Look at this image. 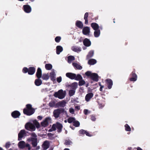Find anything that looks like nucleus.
Returning <instances> with one entry per match:
<instances>
[{"mask_svg":"<svg viewBox=\"0 0 150 150\" xmlns=\"http://www.w3.org/2000/svg\"><path fill=\"white\" fill-rule=\"evenodd\" d=\"M34 124L30 122L27 123L25 125V129L31 132L35 131L36 129V127L38 128V121L35 120L33 122Z\"/></svg>","mask_w":150,"mask_h":150,"instance_id":"obj_1","label":"nucleus"},{"mask_svg":"<svg viewBox=\"0 0 150 150\" xmlns=\"http://www.w3.org/2000/svg\"><path fill=\"white\" fill-rule=\"evenodd\" d=\"M35 112V109L33 108L30 104H27L26 107L23 109V113L27 115L30 116L33 114Z\"/></svg>","mask_w":150,"mask_h":150,"instance_id":"obj_2","label":"nucleus"},{"mask_svg":"<svg viewBox=\"0 0 150 150\" xmlns=\"http://www.w3.org/2000/svg\"><path fill=\"white\" fill-rule=\"evenodd\" d=\"M32 137H35L34 138L30 137L27 140L28 142H31V144L33 146H36L37 144V139L36 137L37 135L35 133L33 132L31 134Z\"/></svg>","mask_w":150,"mask_h":150,"instance_id":"obj_3","label":"nucleus"},{"mask_svg":"<svg viewBox=\"0 0 150 150\" xmlns=\"http://www.w3.org/2000/svg\"><path fill=\"white\" fill-rule=\"evenodd\" d=\"M62 124L59 123H57L55 124H54L52 128L49 129L48 130L49 132H51L55 130L56 128L57 129V132H60L62 131Z\"/></svg>","mask_w":150,"mask_h":150,"instance_id":"obj_4","label":"nucleus"},{"mask_svg":"<svg viewBox=\"0 0 150 150\" xmlns=\"http://www.w3.org/2000/svg\"><path fill=\"white\" fill-rule=\"evenodd\" d=\"M35 71V69L33 67H30L28 68L26 67H24L22 70L23 72L24 73L28 72L29 75L33 74Z\"/></svg>","mask_w":150,"mask_h":150,"instance_id":"obj_5","label":"nucleus"},{"mask_svg":"<svg viewBox=\"0 0 150 150\" xmlns=\"http://www.w3.org/2000/svg\"><path fill=\"white\" fill-rule=\"evenodd\" d=\"M85 75L87 76H90L91 78L93 81H97L98 80V76L96 73H92L90 71H87L85 73Z\"/></svg>","mask_w":150,"mask_h":150,"instance_id":"obj_6","label":"nucleus"},{"mask_svg":"<svg viewBox=\"0 0 150 150\" xmlns=\"http://www.w3.org/2000/svg\"><path fill=\"white\" fill-rule=\"evenodd\" d=\"M65 96V93L62 89L59 90L57 92H55L54 94V97L60 99H63L64 98Z\"/></svg>","mask_w":150,"mask_h":150,"instance_id":"obj_7","label":"nucleus"},{"mask_svg":"<svg viewBox=\"0 0 150 150\" xmlns=\"http://www.w3.org/2000/svg\"><path fill=\"white\" fill-rule=\"evenodd\" d=\"M64 112V109L62 108L55 110L53 112V116L55 118H57L59 117L60 114L63 113Z\"/></svg>","mask_w":150,"mask_h":150,"instance_id":"obj_8","label":"nucleus"},{"mask_svg":"<svg viewBox=\"0 0 150 150\" xmlns=\"http://www.w3.org/2000/svg\"><path fill=\"white\" fill-rule=\"evenodd\" d=\"M51 122V118L50 117H47L41 123V125L44 127L47 126Z\"/></svg>","mask_w":150,"mask_h":150,"instance_id":"obj_9","label":"nucleus"},{"mask_svg":"<svg viewBox=\"0 0 150 150\" xmlns=\"http://www.w3.org/2000/svg\"><path fill=\"white\" fill-rule=\"evenodd\" d=\"M27 132L25 129L21 130L18 134V140H21L24 137L26 136Z\"/></svg>","mask_w":150,"mask_h":150,"instance_id":"obj_10","label":"nucleus"},{"mask_svg":"<svg viewBox=\"0 0 150 150\" xmlns=\"http://www.w3.org/2000/svg\"><path fill=\"white\" fill-rule=\"evenodd\" d=\"M23 9L25 13H30L31 11V7L28 5H23Z\"/></svg>","mask_w":150,"mask_h":150,"instance_id":"obj_11","label":"nucleus"},{"mask_svg":"<svg viewBox=\"0 0 150 150\" xmlns=\"http://www.w3.org/2000/svg\"><path fill=\"white\" fill-rule=\"evenodd\" d=\"M11 115L13 118H16L19 117L21 115V113L18 111L16 110L12 112Z\"/></svg>","mask_w":150,"mask_h":150,"instance_id":"obj_12","label":"nucleus"},{"mask_svg":"<svg viewBox=\"0 0 150 150\" xmlns=\"http://www.w3.org/2000/svg\"><path fill=\"white\" fill-rule=\"evenodd\" d=\"M93 96V94L92 93H89L87 94L85 97V100L87 102L89 101Z\"/></svg>","mask_w":150,"mask_h":150,"instance_id":"obj_13","label":"nucleus"},{"mask_svg":"<svg viewBox=\"0 0 150 150\" xmlns=\"http://www.w3.org/2000/svg\"><path fill=\"white\" fill-rule=\"evenodd\" d=\"M67 103L64 100H62L58 102L57 104V105L58 107H64Z\"/></svg>","mask_w":150,"mask_h":150,"instance_id":"obj_14","label":"nucleus"},{"mask_svg":"<svg viewBox=\"0 0 150 150\" xmlns=\"http://www.w3.org/2000/svg\"><path fill=\"white\" fill-rule=\"evenodd\" d=\"M82 32L85 35H88L90 33L89 28L88 27H84L83 29Z\"/></svg>","mask_w":150,"mask_h":150,"instance_id":"obj_15","label":"nucleus"},{"mask_svg":"<svg viewBox=\"0 0 150 150\" xmlns=\"http://www.w3.org/2000/svg\"><path fill=\"white\" fill-rule=\"evenodd\" d=\"M38 86L40 85L42 83L41 80L39 79L41 76V70L40 68H38Z\"/></svg>","mask_w":150,"mask_h":150,"instance_id":"obj_16","label":"nucleus"},{"mask_svg":"<svg viewBox=\"0 0 150 150\" xmlns=\"http://www.w3.org/2000/svg\"><path fill=\"white\" fill-rule=\"evenodd\" d=\"M83 43L84 45L87 47H89L91 45V42L89 39L85 38L83 41Z\"/></svg>","mask_w":150,"mask_h":150,"instance_id":"obj_17","label":"nucleus"},{"mask_svg":"<svg viewBox=\"0 0 150 150\" xmlns=\"http://www.w3.org/2000/svg\"><path fill=\"white\" fill-rule=\"evenodd\" d=\"M81 47L76 46H73L71 47V49L73 51L77 52H81Z\"/></svg>","mask_w":150,"mask_h":150,"instance_id":"obj_18","label":"nucleus"},{"mask_svg":"<svg viewBox=\"0 0 150 150\" xmlns=\"http://www.w3.org/2000/svg\"><path fill=\"white\" fill-rule=\"evenodd\" d=\"M106 83L108 85V88L110 89L111 88L113 84L112 81L110 79H107L106 80Z\"/></svg>","mask_w":150,"mask_h":150,"instance_id":"obj_19","label":"nucleus"},{"mask_svg":"<svg viewBox=\"0 0 150 150\" xmlns=\"http://www.w3.org/2000/svg\"><path fill=\"white\" fill-rule=\"evenodd\" d=\"M66 75L67 77L71 79H74L75 76V74L71 73H67Z\"/></svg>","mask_w":150,"mask_h":150,"instance_id":"obj_20","label":"nucleus"},{"mask_svg":"<svg viewBox=\"0 0 150 150\" xmlns=\"http://www.w3.org/2000/svg\"><path fill=\"white\" fill-rule=\"evenodd\" d=\"M25 142L24 141H21L18 143V145L19 148L22 149H23L25 148Z\"/></svg>","mask_w":150,"mask_h":150,"instance_id":"obj_21","label":"nucleus"},{"mask_svg":"<svg viewBox=\"0 0 150 150\" xmlns=\"http://www.w3.org/2000/svg\"><path fill=\"white\" fill-rule=\"evenodd\" d=\"M91 26L94 30H99V27L98 25L96 23H92L91 24Z\"/></svg>","mask_w":150,"mask_h":150,"instance_id":"obj_22","label":"nucleus"},{"mask_svg":"<svg viewBox=\"0 0 150 150\" xmlns=\"http://www.w3.org/2000/svg\"><path fill=\"white\" fill-rule=\"evenodd\" d=\"M42 146L44 149L46 150L47 149L49 146V142L47 141H45L43 144Z\"/></svg>","mask_w":150,"mask_h":150,"instance_id":"obj_23","label":"nucleus"},{"mask_svg":"<svg viewBox=\"0 0 150 150\" xmlns=\"http://www.w3.org/2000/svg\"><path fill=\"white\" fill-rule=\"evenodd\" d=\"M72 65L74 68L77 69L81 70L82 68V67L79 63L73 62L72 63Z\"/></svg>","mask_w":150,"mask_h":150,"instance_id":"obj_24","label":"nucleus"},{"mask_svg":"<svg viewBox=\"0 0 150 150\" xmlns=\"http://www.w3.org/2000/svg\"><path fill=\"white\" fill-rule=\"evenodd\" d=\"M50 74L51 80L52 81L55 80L56 74L54 70H52Z\"/></svg>","mask_w":150,"mask_h":150,"instance_id":"obj_25","label":"nucleus"},{"mask_svg":"<svg viewBox=\"0 0 150 150\" xmlns=\"http://www.w3.org/2000/svg\"><path fill=\"white\" fill-rule=\"evenodd\" d=\"M132 77L130 79V80L131 81H135L137 80V76L134 73L132 72Z\"/></svg>","mask_w":150,"mask_h":150,"instance_id":"obj_26","label":"nucleus"},{"mask_svg":"<svg viewBox=\"0 0 150 150\" xmlns=\"http://www.w3.org/2000/svg\"><path fill=\"white\" fill-rule=\"evenodd\" d=\"M62 47L60 46H58L56 47L57 54H59L63 50Z\"/></svg>","mask_w":150,"mask_h":150,"instance_id":"obj_27","label":"nucleus"},{"mask_svg":"<svg viewBox=\"0 0 150 150\" xmlns=\"http://www.w3.org/2000/svg\"><path fill=\"white\" fill-rule=\"evenodd\" d=\"M100 33V30H95L94 33V36L96 38H98L99 36Z\"/></svg>","mask_w":150,"mask_h":150,"instance_id":"obj_28","label":"nucleus"},{"mask_svg":"<svg viewBox=\"0 0 150 150\" xmlns=\"http://www.w3.org/2000/svg\"><path fill=\"white\" fill-rule=\"evenodd\" d=\"M76 25L79 28H83V24L82 23L79 21H77L76 23Z\"/></svg>","mask_w":150,"mask_h":150,"instance_id":"obj_29","label":"nucleus"},{"mask_svg":"<svg viewBox=\"0 0 150 150\" xmlns=\"http://www.w3.org/2000/svg\"><path fill=\"white\" fill-rule=\"evenodd\" d=\"M78 83L76 82H74L72 83L70 86L72 89L75 90L77 88Z\"/></svg>","mask_w":150,"mask_h":150,"instance_id":"obj_30","label":"nucleus"},{"mask_svg":"<svg viewBox=\"0 0 150 150\" xmlns=\"http://www.w3.org/2000/svg\"><path fill=\"white\" fill-rule=\"evenodd\" d=\"M96 63V61L93 59H90L88 61V64L90 65H93Z\"/></svg>","mask_w":150,"mask_h":150,"instance_id":"obj_31","label":"nucleus"},{"mask_svg":"<svg viewBox=\"0 0 150 150\" xmlns=\"http://www.w3.org/2000/svg\"><path fill=\"white\" fill-rule=\"evenodd\" d=\"M52 65L50 64H46L45 65V68L47 70H50L52 69Z\"/></svg>","mask_w":150,"mask_h":150,"instance_id":"obj_32","label":"nucleus"},{"mask_svg":"<svg viewBox=\"0 0 150 150\" xmlns=\"http://www.w3.org/2000/svg\"><path fill=\"white\" fill-rule=\"evenodd\" d=\"M42 78L43 80H47L49 78V76L48 74H43L42 76Z\"/></svg>","mask_w":150,"mask_h":150,"instance_id":"obj_33","label":"nucleus"},{"mask_svg":"<svg viewBox=\"0 0 150 150\" xmlns=\"http://www.w3.org/2000/svg\"><path fill=\"white\" fill-rule=\"evenodd\" d=\"M74 57L72 56H70L68 57V62L69 63H71V62L74 60Z\"/></svg>","mask_w":150,"mask_h":150,"instance_id":"obj_34","label":"nucleus"},{"mask_svg":"<svg viewBox=\"0 0 150 150\" xmlns=\"http://www.w3.org/2000/svg\"><path fill=\"white\" fill-rule=\"evenodd\" d=\"M82 79L81 76L80 74H77V75L75 74V76L74 79L76 80H80Z\"/></svg>","mask_w":150,"mask_h":150,"instance_id":"obj_35","label":"nucleus"},{"mask_svg":"<svg viewBox=\"0 0 150 150\" xmlns=\"http://www.w3.org/2000/svg\"><path fill=\"white\" fill-rule=\"evenodd\" d=\"M88 13H86L84 15V19L85 20V23L87 24L88 23Z\"/></svg>","mask_w":150,"mask_h":150,"instance_id":"obj_36","label":"nucleus"},{"mask_svg":"<svg viewBox=\"0 0 150 150\" xmlns=\"http://www.w3.org/2000/svg\"><path fill=\"white\" fill-rule=\"evenodd\" d=\"M75 120V119L73 117H70L68 119L67 121L69 123H73Z\"/></svg>","mask_w":150,"mask_h":150,"instance_id":"obj_37","label":"nucleus"},{"mask_svg":"<svg viewBox=\"0 0 150 150\" xmlns=\"http://www.w3.org/2000/svg\"><path fill=\"white\" fill-rule=\"evenodd\" d=\"M94 54V51L93 50L90 51L87 55V58H88L92 57Z\"/></svg>","mask_w":150,"mask_h":150,"instance_id":"obj_38","label":"nucleus"},{"mask_svg":"<svg viewBox=\"0 0 150 150\" xmlns=\"http://www.w3.org/2000/svg\"><path fill=\"white\" fill-rule=\"evenodd\" d=\"M72 144V142L71 140L69 139H66L65 140L64 144L66 145H71Z\"/></svg>","mask_w":150,"mask_h":150,"instance_id":"obj_39","label":"nucleus"},{"mask_svg":"<svg viewBox=\"0 0 150 150\" xmlns=\"http://www.w3.org/2000/svg\"><path fill=\"white\" fill-rule=\"evenodd\" d=\"M73 125L75 127H78L80 125V123L78 121L75 120L73 123Z\"/></svg>","mask_w":150,"mask_h":150,"instance_id":"obj_40","label":"nucleus"},{"mask_svg":"<svg viewBox=\"0 0 150 150\" xmlns=\"http://www.w3.org/2000/svg\"><path fill=\"white\" fill-rule=\"evenodd\" d=\"M75 92V90L71 89L69 91V95L70 96H73L74 95Z\"/></svg>","mask_w":150,"mask_h":150,"instance_id":"obj_41","label":"nucleus"},{"mask_svg":"<svg viewBox=\"0 0 150 150\" xmlns=\"http://www.w3.org/2000/svg\"><path fill=\"white\" fill-rule=\"evenodd\" d=\"M125 129L126 131H130L131 130V129L129 126L127 124H126L125 126Z\"/></svg>","mask_w":150,"mask_h":150,"instance_id":"obj_42","label":"nucleus"},{"mask_svg":"<svg viewBox=\"0 0 150 150\" xmlns=\"http://www.w3.org/2000/svg\"><path fill=\"white\" fill-rule=\"evenodd\" d=\"M85 83V81L82 79L80 80L79 82V85L80 86H82Z\"/></svg>","mask_w":150,"mask_h":150,"instance_id":"obj_43","label":"nucleus"},{"mask_svg":"<svg viewBox=\"0 0 150 150\" xmlns=\"http://www.w3.org/2000/svg\"><path fill=\"white\" fill-rule=\"evenodd\" d=\"M55 104V103L54 101L50 102L49 104V106L51 107H53Z\"/></svg>","mask_w":150,"mask_h":150,"instance_id":"obj_44","label":"nucleus"},{"mask_svg":"<svg viewBox=\"0 0 150 150\" xmlns=\"http://www.w3.org/2000/svg\"><path fill=\"white\" fill-rule=\"evenodd\" d=\"M10 143L9 142H7L6 143L5 147L7 149L10 147Z\"/></svg>","mask_w":150,"mask_h":150,"instance_id":"obj_45","label":"nucleus"},{"mask_svg":"<svg viewBox=\"0 0 150 150\" xmlns=\"http://www.w3.org/2000/svg\"><path fill=\"white\" fill-rule=\"evenodd\" d=\"M55 41L57 42H59L61 40V38L60 37H57L55 38Z\"/></svg>","mask_w":150,"mask_h":150,"instance_id":"obj_46","label":"nucleus"},{"mask_svg":"<svg viewBox=\"0 0 150 150\" xmlns=\"http://www.w3.org/2000/svg\"><path fill=\"white\" fill-rule=\"evenodd\" d=\"M84 113L86 115L90 113V112L87 109H84L83 110Z\"/></svg>","mask_w":150,"mask_h":150,"instance_id":"obj_47","label":"nucleus"},{"mask_svg":"<svg viewBox=\"0 0 150 150\" xmlns=\"http://www.w3.org/2000/svg\"><path fill=\"white\" fill-rule=\"evenodd\" d=\"M25 148H27L28 150H30L31 149L30 146L29 144H25Z\"/></svg>","mask_w":150,"mask_h":150,"instance_id":"obj_48","label":"nucleus"},{"mask_svg":"<svg viewBox=\"0 0 150 150\" xmlns=\"http://www.w3.org/2000/svg\"><path fill=\"white\" fill-rule=\"evenodd\" d=\"M86 131L83 129H81L79 131V133L81 134H84L86 133Z\"/></svg>","mask_w":150,"mask_h":150,"instance_id":"obj_49","label":"nucleus"},{"mask_svg":"<svg viewBox=\"0 0 150 150\" xmlns=\"http://www.w3.org/2000/svg\"><path fill=\"white\" fill-rule=\"evenodd\" d=\"M69 112L72 114H73L74 113V110L73 108H70L69 109Z\"/></svg>","mask_w":150,"mask_h":150,"instance_id":"obj_50","label":"nucleus"},{"mask_svg":"<svg viewBox=\"0 0 150 150\" xmlns=\"http://www.w3.org/2000/svg\"><path fill=\"white\" fill-rule=\"evenodd\" d=\"M57 81L58 83H60L62 81V77L61 76H60L57 78Z\"/></svg>","mask_w":150,"mask_h":150,"instance_id":"obj_51","label":"nucleus"},{"mask_svg":"<svg viewBox=\"0 0 150 150\" xmlns=\"http://www.w3.org/2000/svg\"><path fill=\"white\" fill-rule=\"evenodd\" d=\"M99 107L100 108H102L104 106V104L99 103Z\"/></svg>","mask_w":150,"mask_h":150,"instance_id":"obj_52","label":"nucleus"},{"mask_svg":"<svg viewBox=\"0 0 150 150\" xmlns=\"http://www.w3.org/2000/svg\"><path fill=\"white\" fill-rule=\"evenodd\" d=\"M91 120L93 121H94L96 120V118L95 116H93V115H91Z\"/></svg>","mask_w":150,"mask_h":150,"instance_id":"obj_53","label":"nucleus"},{"mask_svg":"<svg viewBox=\"0 0 150 150\" xmlns=\"http://www.w3.org/2000/svg\"><path fill=\"white\" fill-rule=\"evenodd\" d=\"M85 134L86 136H88L91 137L92 136V135H91L88 132H87L86 131V133H85Z\"/></svg>","mask_w":150,"mask_h":150,"instance_id":"obj_54","label":"nucleus"},{"mask_svg":"<svg viewBox=\"0 0 150 150\" xmlns=\"http://www.w3.org/2000/svg\"><path fill=\"white\" fill-rule=\"evenodd\" d=\"M99 85L100 86V91H102L103 90V88L104 86H103L101 85L100 84Z\"/></svg>","mask_w":150,"mask_h":150,"instance_id":"obj_55","label":"nucleus"},{"mask_svg":"<svg viewBox=\"0 0 150 150\" xmlns=\"http://www.w3.org/2000/svg\"><path fill=\"white\" fill-rule=\"evenodd\" d=\"M75 108L77 110H79L80 109V107L78 105L76 106L75 107Z\"/></svg>","mask_w":150,"mask_h":150,"instance_id":"obj_56","label":"nucleus"},{"mask_svg":"<svg viewBox=\"0 0 150 150\" xmlns=\"http://www.w3.org/2000/svg\"><path fill=\"white\" fill-rule=\"evenodd\" d=\"M35 83L36 86H38V79H35Z\"/></svg>","mask_w":150,"mask_h":150,"instance_id":"obj_57","label":"nucleus"},{"mask_svg":"<svg viewBox=\"0 0 150 150\" xmlns=\"http://www.w3.org/2000/svg\"><path fill=\"white\" fill-rule=\"evenodd\" d=\"M137 150H143L142 149L139 147L137 148Z\"/></svg>","mask_w":150,"mask_h":150,"instance_id":"obj_58","label":"nucleus"},{"mask_svg":"<svg viewBox=\"0 0 150 150\" xmlns=\"http://www.w3.org/2000/svg\"><path fill=\"white\" fill-rule=\"evenodd\" d=\"M127 150H132V148L131 147H128Z\"/></svg>","mask_w":150,"mask_h":150,"instance_id":"obj_59","label":"nucleus"},{"mask_svg":"<svg viewBox=\"0 0 150 150\" xmlns=\"http://www.w3.org/2000/svg\"><path fill=\"white\" fill-rule=\"evenodd\" d=\"M42 118V117H40V116H38V119H39L40 120H41Z\"/></svg>","mask_w":150,"mask_h":150,"instance_id":"obj_60","label":"nucleus"},{"mask_svg":"<svg viewBox=\"0 0 150 150\" xmlns=\"http://www.w3.org/2000/svg\"><path fill=\"white\" fill-rule=\"evenodd\" d=\"M36 76L38 77V70H37L36 73Z\"/></svg>","mask_w":150,"mask_h":150,"instance_id":"obj_61","label":"nucleus"},{"mask_svg":"<svg viewBox=\"0 0 150 150\" xmlns=\"http://www.w3.org/2000/svg\"><path fill=\"white\" fill-rule=\"evenodd\" d=\"M64 150H70L68 148H66L64 149Z\"/></svg>","mask_w":150,"mask_h":150,"instance_id":"obj_62","label":"nucleus"},{"mask_svg":"<svg viewBox=\"0 0 150 150\" xmlns=\"http://www.w3.org/2000/svg\"><path fill=\"white\" fill-rule=\"evenodd\" d=\"M40 125L38 123V128H39L40 127Z\"/></svg>","mask_w":150,"mask_h":150,"instance_id":"obj_63","label":"nucleus"},{"mask_svg":"<svg viewBox=\"0 0 150 150\" xmlns=\"http://www.w3.org/2000/svg\"><path fill=\"white\" fill-rule=\"evenodd\" d=\"M0 150H4L2 148L0 147Z\"/></svg>","mask_w":150,"mask_h":150,"instance_id":"obj_64","label":"nucleus"}]
</instances>
